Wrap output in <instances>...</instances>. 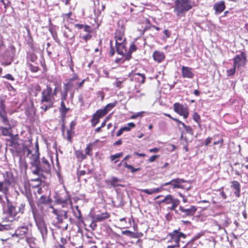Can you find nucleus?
Masks as SVG:
<instances>
[{"instance_id":"obj_1","label":"nucleus","mask_w":248,"mask_h":248,"mask_svg":"<svg viewBox=\"0 0 248 248\" xmlns=\"http://www.w3.org/2000/svg\"><path fill=\"white\" fill-rule=\"evenodd\" d=\"M145 77L144 75L140 73H129L128 77L125 78V81L128 86V91L127 94L129 98L139 97L137 93L140 92V82L144 83Z\"/></svg>"},{"instance_id":"obj_2","label":"nucleus","mask_w":248,"mask_h":248,"mask_svg":"<svg viewBox=\"0 0 248 248\" xmlns=\"http://www.w3.org/2000/svg\"><path fill=\"white\" fill-rule=\"evenodd\" d=\"M29 203L31 206V211L35 225L41 234L43 242L45 243L47 238V229L43 216L40 214L35 208L32 207L31 201Z\"/></svg>"},{"instance_id":"obj_3","label":"nucleus","mask_w":248,"mask_h":248,"mask_svg":"<svg viewBox=\"0 0 248 248\" xmlns=\"http://www.w3.org/2000/svg\"><path fill=\"white\" fill-rule=\"evenodd\" d=\"M54 96L52 94V88L47 85L46 89H44L41 93V108L44 111L53 107Z\"/></svg>"},{"instance_id":"obj_4","label":"nucleus","mask_w":248,"mask_h":248,"mask_svg":"<svg viewBox=\"0 0 248 248\" xmlns=\"http://www.w3.org/2000/svg\"><path fill=\"white\" fill-rule=\"evenodd\" d=\"M64 192L56 193L54 197V202L57 204L61 205L63 208L69 207L72 205L70 194L69 192L64 188Z\"/></svg>"},{"instance_id":"obj_5","label":"nucleus","mask_w":248,"mask_h":248,"mask_svg":"<svg viewBox=\"0 0 248 248\" xmlns=\"http://www.w3.org/2000/svg\"><path fill=\"white\" fill-rule=\"evenodd\" d=\"M174 12L178 16L187 12L192 8L190 0H175Z\"/></svg>"},{"instance_id":"obj_6","label":"nucleus","mask_w":248,"mask_h":248,"mask_svg":"<svg viewBox=\"0 0 248 248\" xmlns=\"http://www.w3.org/2000/svg\"><path fill=\"white\" fill-rule=\"evenodd\" d=\"M124 30L117 29L115 32L116 49L119 55H123L124 49Z\"/></svg>"},{"instance_id":"obj_7","label":"nucleus","mask_w":248,"mask_h":248,"mask_svg":"<svg viewBox=\"0 0 248 248\" xmlns=\"http://www.w3.org/2000/svg\"><path fill=\"white\" fill-rule=\"evenodd\" d=\"M7 201V209L5 212L8 215H9L11 218H13L16 216V214L21 212H23L24 206L22 205H20L19 207H16V204L11 202L5 196Z\"/></svg>"},{"instance_id":"obj_8","label":"nucleus","mask_w":248,"mask_h":248,"mask_svg":"<svg viewBox=\"0 0 248 248\" xmlns=\"http://www.w3.org/2000/svg\"><path fill=\"white\" fill-rule=\"evenodd\" d=\"M197 210V207L192 205L189 207L180 206L178 211H175V214L181 217L186 218L193 216Z\"/></svg>"},{"instance_id":"obj_9","label":"nucleus","mask_w":248,"mask_h":248,"mask_svg":"<svg viewBox=\"0 0 248 248\" xmlns=\"http://www.w3.org/2000/svg\"><path fill=\"white\" fill-rule=\"evenodd\" d=\"M35 147V153L31 155V161L30 163L32 169V173L34 175L35 174L38 173L39 165H40V160L39 157V147L37 142L36 143Z\"/></svg>"},{"instance_id":"obj_10","label":"nucleus","mask_w":248,"mask_h":248,"mask_svg":"<svg viewBox=\"0 0 248 248\" xmlns=\"http://www.w3.org/2000/svg\"><path fill=\"white\" fill-rule=\"evenodd\" d=\"M180 229L173 230L171 232L169 233L170 237L168 242H174L179 244L182 239H185L186 237V234L180 231Z\"/></svg>"},{"instance_id":"obj_11","label":"nucleus","mask_w":248,"mask_h":248,"mask_svg":"<svg viewBox=\"0 0 248 248\" xmlns=\"http://www.w3.org/2000/svg\"><path fill=\"white\" fill-rule=\"evenodd\" d=\"M51 171L50 165L45 157L41 158L39 165L38 173L35 174L36 175H43V173L49 174Z\"/></svg>"},{"instance_id":"obj_12","label":"nucleus","mask_w":248,"mask_h":248,"mask_svg":"<svg viewBox=\"0 0 248 248\" xmlns=\"http://www.w3.org/2000/svg\"><path fill=\"white\" fill-rule=\"evenodd\" d=\"M233 65L237 68L244 66L247 63L246 54L242 51L239 55H236L233 59Z\"/></svg>"},{"instance_id":"obj_13","label":"nucleus","mask_w":248,"mask_h":248,"mask_svg":"<svg viewBox=\"0 0 248 248\" xmlns=\"http://www.w3.org/2000/svg\"><path fill=\"white\" fill-rule=\"evenodd\" d=\"M173 108L174 111L180 115L183 116L184 118H187L189 113L186 107L179 103H175L173 105Z\"/></svg>"},{"instance_id":"obj_14","label":"nucleus","mask_w":248,"mask_h":248,"mask_svg":"<svg viewBox=\"0 0 248 248\" xmlns=\"http://www.w3.org/2000/svg\"><path fill=\"white\" fill-rule=\"evenodd\" d=\"M5 105L2 100H0V119L3 124H9V120L5 111Z\"/></svg>"},{"instance_id":"obj_15","label":"nucleus","mask_w":248,"mask_h":248,"mask_svg":"<svg viewBox=\"0 0 248 248\" xmlns=\"http://www.w3.org/2000/svg\"><path fill=\"white\" fill-rule=\"evenodd\" d=\"M182 76L184 78H192L194 76L192 68L183 66L181 68Z\"/></svg>"},{"instance_id":"obj_16","label":"nucleus","mask_w":248,"mask_h":248,"mask_svg":"<svg viewBox=\"0 0 248 248\" xmlns=\"http://www.w3.org/2000/svg\"><path fill=\"white\" fill-rule=\"evenodd\" d=\"M14 181L13 173L11 171H6L4 174V184L8 186Z\"/></svg>"},{"instance_id":"obj_17","label":"nucleus","mask_w":248,"mask_h":248,"mask_svg":"<svg viewBox=\"0 0 248 248\" xmlns=\"http://www.w3.org/2000/svg\"><path fill=\"white\" fill-rule=\"evenodd\" d=\"M231 187L235 190L234 191V195L237 197H239L240 196V188L241 186L240 183L237 181H232L231 183Z\"/></svg>"},{"instance_id":"obj_18","label":"nucleus","mask_w":248,"mask_h":248,"mask_svg":"<svg viewBox=\"0 0 248 248\" xmlns=\"http://www.w3.org/2000/svg\"><path fill=\"white\" fill-rule=\"evenodd\" d=\"M76 125L75 121H72L70 124L69 129L67 130V140L71 142L72 135L74 134V129Z\"/></svg>"},{"instance_id":"obj_19","label":"nucleus","mask_w":248,"mask_h":248,"mask_svg":"<svg viewBox=\"0 0 248 248\" xmlns=\"http://www.w3.org/2000/svg\"><path fill=\"white\" fill-rule=\"evenodd\" d=\"M7 127L0 126V131L2 136H10L12 135L11 125L9 122V124H5Z\"/></svg>"},{"instance_id":"obj_20","label":"nucleus","mask_w":248,"mask_h":248,"mask_svg":"<svg viewBox=\"0 0 248 248\" xmlns=\"http://www.w3.org/2000/svg\"><path fill=\"white\" fill-rule=\"evenodd\" d=\"M187 181L183 179L179 178H177L176 179H173V183L172 188L173 189L175 188H181L184 189V187L182 185L183 183L187 182Z\"/></svg>"},{"instance_id":"obj_21","label":"nucleus","mask_w":248,"mask_h":248,"mask_svg":"<svg viewBox=\"0 0 248 248\" xmlns=\"http://www.w3.org/2000/svg\"><path fill=\"white\" fill-rule=\"evenodd\" d=\"M153 57L155 61L160 62L164 59L165 55L162 52L155 51L153 54Z\"/></svg>"},{"instance_id":"obj_22","label":"nucleus","mask_w":248,"mask_h":248,"mask_svg":"<svg viewBox=\"0 0 248 248\" xmlns=\"http://www.w3.org/2000/svg\"><path fill=\"white\" fill-rule=\"evenodd\" d=\"M109 217V214L107 212L102 213L96 215L94 219L95 222H101Z\"/></svg>"},{"instance_id":"obj_23","label":"nucleus","mask_w":248,"mask_h":248,"mask_svg":"<svg viewBox=\"0 0 248 248\" xmlns=\"http://www.w3.org/2000/svg\"><path fill=\"white\" fill-rule=\"evenodd\" d=\"M137 49V47L134 43H132L130 46L128 51L125 53V61L129 60L131 58V54L135 52Z\"/></svg>"},{"instance_id":"obj_24","label":"nucleus","mask_w":248,"mask_h":248,"mask_svg":"<svg viewBox=\"0 0 248 248\" xmlns=\"http://www.w3.org/2000/svg\"><path fill=\"white\" fill-rule=\"evenodd\" d=\"M75 85L76 82H73L72 79H69L67 83H64L63 88V89L69 92L71 91Z\"/></svg>"},{"instance_id":"obj_25","label":"nucleus","mask_w":248,"mask_h":248,"mask_svg":"<svg viewBox=\"0 0 248 248\" xmlns=\"http://www.w3.org/2000/svg\"><path fill=\"white\" fill-rule=\"evenodd\" d=\"M70 109L69 108L65 107V103L63 101L61 102V106L59 108V111L61 113L62 118H65L67 112Z\"/></svg>"},{"instance_id":"obj_26","label":"nucleus","mask_w":248,"mask_h":248,"mask_svg":"<svg viewBox=\"0 0 248 248\" xmlns=\"http://www.w3.org/2000/svg\"><path fill=\"white\" fill-rule=\"evenodd\" d=\"M214 7L217 13H220L223 12L225 8V3L223 1H221L219 3H216Z\"/></svg>"},{"instance_id":"obj_27","label":"nucleus","mask_w":248,"mask_h":248,"mask_svg":"<svg viewBox=\"0 0 248 248\" xmlns=\"http://www.w3.org/2000/svg\"><path fill=\"white\" fill-rule=\"evenodd\" d=\"M29 231L28 226L19 227L16 231V233L18 235H23L28 233Z\"/></svg>"},{"instance_id":"obj_28","label":"nucleus","mask_w":248,"mask_h":248,"mask_svg":"<svg viewBox=\"0 0 248 248\" xmlns=\"http://www.w3.org/2000/svg\"><path fill=\"white\" fill-rule=\"evenodd\" d=\"M65 28L66 30H63V36L66 38H69L70 39H72L74 38V34H72L71 30L66 26H65Z\"/></svg>"},{"instance_id":"obj_29","label":"nucleus","mask_w":248,"mask_h":248,"mask_svg":"<svg viewBox=\"0 0 248 248\" xmlns=\"http://www.w3.org/2000/svg\"><path fill=\"white\" fill-rule=\"evenodd\" d=\"M123 155V153L122 152L113 155H111L110 156V159L111 161L113 162L114 163H117L119 159L121 157H122Z\"/></svg>"},{"instance_id":"obj_30","label":"nucleus","mask_w":248,"mask_h":248,"mask_svg":"<svg viewBox=\"0 0 248 248\" xmlns=\"http://www.w3.org/2000/svg\"><path fill=\"white\" fill-rule=\"evenodd\" d=\"M180 201L178 199H175L173 200V202H171L172 205L171 207H169L168 209L171 211H174L175 213L176 211H178V210L176 209V208L180 204Z\"/></svg>"},{"instance_id":"obj_31","label":"nucleus","mask_w":248,"mask_h":248,"mask_svg":"<svg viewBox=\"0 0 248 248\" xmlns=\"http://www.w3.org/2000/svg\"><path fill=\"white\" fill-rule=\"evenodd\" d=\"M75 155L78 159L80 161H82L86 157V155H84L83 152L81 150L76 151L75 152Z\"/></svg>"},{"instance_id":"obj_32","label":"nucleus","mask_w":248,"mask_h":248,"mask_svg":"<svg viewBox=\"0 0 248 248\" xmlns=\"http://www.w3.org/2000/svg\"><path fill=\"white\" fill-rule=\"evenodd\" d=\"M75 208H76V210L73 211V213H74V216L78 218L79 221L83 222L81 213L78 208V206H76Z\"/></svg>"},{"instance_id":"obj_33","label":"nucleus","mask_w":248,"mask_h":248,"mask_svg":"<svg viewBox=\"0 0 248 248\" xmlns=\"http://www.w3.org/2000/svg\"><path fill=\"white\" fill-rule=\"evenodd\" d=\"M121 180H119L118 178L115 177L112 178L111 180V185L114 186L116 187L118 186H124V185L119 183V182H121Z\"/></svg>"},{"instance_id":"obj_34","label":"nucleus","mask_w":248,"mask_h":248,"mask_svg":"<svg viewBox=\"0 0 248 248\" xmlns=\"http://www.w3.org/2000/svg\"><path fill=\"white\" fill-rule=\"evenodd\" d=\"M35 238L34 237H26V241L29 244V246L31 248H33L35 247Z\"/></svg>"},{"instance_id":"obj_35","label":"nucleus","mask_w":248,"mask_h":248,"mask_svg":"<svg viewBox=\"0 0 248 248\" xmlns=\"http://www.w3.org/2000/svg\"><path fill=\"white\" fill-rule=\"evenodd\" d=\"M50 202V200L49 197L44 195H42L39 200V202L43 204L49 203Z\"/></svg>"},{"instance_id":"obj_36","label":"nucleus","mask_w":248,"mask_h":248,"mask_svg":"<svg viewBox=\"0 0 248 248\" xmlns=\"http://www.w3.org/2000/svg\"><path fill=\"white\" fill-rule=\"evenodd\" d=\"M37 60V57L35 54L33 53H30L28 54L27 56V60L28 61H30L32 62H36V61Z\"/></svg>"},{"instance_id":"obj_37","label":"nucleus","mask_w":248,"mask_h":248,"mask_svg":"<svg viewBox=\"0 0 248 248\" xmlns=\"http://www.w3.org/2000/svg\"><path fill=\"white\" fill-rule=\"evenodd\" d=\"M107 114V111L103 108L97 110L94 114L100 119Z\"/></svg>"},{"instance_id":"obj_38","label":"nucleus","mask_w":248,"mask_h":248,"mask_svg":"<svg viewBox=\"0 0 248 248\" xmlns=\"http://www.w3.org/2000/svg\"><path fill=\"white\" fill-rule=\"evenodd\" d=\"M107 114V111L103 108L97 110L94 114L100 119Z\"/></svg>"},{"instance_id":"obj_39","label":"nucleus","mask_w":248,"mask_h":248,"mask_svg":"<svg viewBox=\"0 0 248 248\" xmlns=\"http://www.w3.org/2000/svg\"><path fill=\"white\" fill-rule=\"evenodd\" d=\"M0 192H3L5 196L8 192V186L4 185V183L2 182H0Z\"/></svg>"},{"instance_id":"obj_40","label":"nucleus","mask_w":248,"mask_h":248,"mask_svg":"<svg viewBox=\"0 0 248 248\" xmlns=\"http://www.w3.org/2000/svg\"><path fill=\"white\" fill-rule=\"evenodd\" d=\"M125 168H126L128 170H130L132 173H134L136 171H139L140 170V168H134V167L131 165H128L127 163H125Z\"/></svg>"},{"instance_id":"obj_41","label":"nucleus","mask_w":248,"mask_h":248,"mask_svg":"<svg viewBox=\"0 0 248 248\" xmlns=\"http://www.w3.org/2000/svg\"><path fill=\"white\" fill-rule=\"evenodd\" d=\"M100 118L97 117L94 114H93V117L91 119L92 125L93 127H95L96 125L99 122Z\"/></svg>"},{"instance_id":"obj_42","label":"nucleus","mask_w":248,"mask_h":248,"mask_svg":"<svg viewBox=\"0 0 248 248\" xmlns=\"http://www.w3.org/2000/svg\"><path fill=\"white\" fill-rule=\"evenodd\" d=\"M28 66L29 67L30 70L33 73H36L38 71L39 68L37 65H34L31 63H27Z\"/></svg>"},{"instance_id":"obj_43","label":"nucleus","mask_w":248,"mask_h":248,"mask_svg":"<svg viewBox=\"0 0 248 248\" xmlns=\"http://www.w3.org/2000/svg\"><path fill=\"white\" fill-rule=\"evenodd\" d=\"M192 119L193 120L198 123V124H200L201 121V117L200 115L196 112H194L192 116Z\"/></svg>"},{"instance_id":"obj_44","label":"nucleus","mask_w":248,"mask_h":248,"mask_svg":"<svg viewBox=\"0 0 248 248\" xmlns=\"http://www.w3.org/2000/svg\"><path fill=\"white\" fill-rule=\"evenodd\" d=\"M55 87L54 89V91H52V94L54 97L56 96L59 91H61V84L58 83L55 84Z\"/></svg>"},{"instance_id":"obj_45","label":"nucleus","mask_w":248,"mask_h":248,"mask_svg":"<svg viewBox=\"0 0 248 248\" xmlns=\"http://www.w3.org/2000/svg\"><path fill=\"white\" fill-rule=\"evenodd\" d=\"M106 248H124V245L121 243H117L115 246L113 244L108 245Z\"/></svg>"},{"instance_id":"obj_46","label":"nucleus","mask_w":248,"mask_h":248,"mask_svg":"<svg viewBox=\"0 0 248 248\" xmlns=\"http://www.w3.org/2000/svg\"><path fill=\"white\" fill-rule=\"evenodd\" d=\"M236 68L237 67H236L234 65H233L232 68L227 70L226 71L227 76L229 77L232 76L235 73Z\"/></svg>"},{"instance_id":"obj_47","label":"nucleus","mask_w":248,"mask_h":248,"mask_svg":"<svg viewBox=\"0 0 248 248\" xmlns=\"http://www.w3.org/2000/svg\"><path fill=\"white\" fill-rule=\"evenodd\" d=\"M116 104L115 103H109L107 104L104 109L107 111L108 113L115 106Z\"/></svg>"},{"instance_id":"obj_48","label":"nucleus","mask_w":248,"mask_h":248,"mask_svg":"<svg viewBox=\"0 0 248 248\" xmlns=\"http://www.w3.org/2000/svg\"><path fill=\"white\" fill-rule=\"evenodd\" d=\"M174 199L175 198H173V196L171 195H167L165 196L166 204H169L171 203Z\"/></svg>"},{"instance_id":"obj_49","label":"nucleus","mask_w":248,"mask_h":248,"mask_svg":"<svg viewBox=\"0 0 248 248\" xmlns=\"http://www.w3.org/2000/svg\"><path fill=\"white\" fill-rule=\"evenodd\" d=\"M37 176H38V178L32 179L31 180L32 181H36V182H38V184L36 185V186H38L41 184V183L42 181V178H43V179L45 178V176L44 175V173H43V176H41V175H37Z\"/></svg>"},{"instance_id":"obj_50","label":"nucleus","mask_w":248,"mask_h":248,"mask_svg":"<svg viewBox=\"0 0 248 248\" xmlns=\"http://www.w3.org/2000/svg\"><path fill=\"white\" fill-rule=\"evenodd\" d=\"M123 80H121L119 78H116L113 84L116 87H118V88H121L123 87Z\"/></svg>"},{"instance_id":"obj_51","label":"nucleus","mask_w":248,"mask_h":248,"mask_svg":"<svg viewBox=\"0 0 248 248\" xmlns=\"http://www.w3.org/2000/svg\"><path fill=\"white\" fill-rule=\"evenodd\" d=\"M136 126L134 123H129L125 126V131H129Z\"/></svg>"},{"instance_id":"obj_52","label":"nucleus","mask_w":248,"mask_h":248,"mask_svg":"<svg viewBox=\"0 0 248 248\" xmlns=\"http://www.w3.org/2000/svg\"><path fill=\"white\" fill-rule=\"evenodd\" d=\"M92 151V148L91 147V145L90 144H88L87 145L86 148L85 149V155H92V153H91Z\"/></svg>"},{"instance_id":"obj_53","label":"nucleus","mask_w":248,"mask_h":248,"mask_svg":"<svg viewBox=\"0 0 248 248\" xmlns=\"http://www.w3.org/2000/svg\"><path fill=\"white\" fill-rule=\"evenodd\" d=\"M118 28L117 29H120V30H124V22L123 19H120L118 21Z\"/></svg>"},{"instance_id":"obj_54","label":"nucleus","mask_w":248,"mask_h":248,"mask_svg":"<svg viewBox=\"0 0 248 248\" xmlns=\"http://www.w3.org/2000/svg\"><path fill=\"white\" fill-rule=\"evenodd\" d=\"M49 31L51 32L53 39L55 40L56 42H58L59 39H58L57 33L51 29H49Z\"/></svg>"},{"instance_id":"obj_55","label":"nucleus","mask_w":248,"mask_h":248,"mask_svg":"<svg viewBox=\"0 0 248 248\" xmlns=\"http://www.w3.org/2000/svg\"><path fill=\"white\" fill-rule=\"evenodd\" d=\"M0 2L2 3L6 11L10 4V1L9 0H0Z\"/></svg>"},{"instance_id":"obj_56","label":"nucleus","mask_w":248,"mask_h":248,"mask_svg":"<svg viewBox=\"0 0 248 248\" xmlns=\"http://www.w3.org/2000/svg\"><path fill=\"white\" fill-rule=\"evenodd\" d=\"M144 113V111H141L137 113L136 114H134L131 116L130 119H134L139 117H142V114Z\"/></svg>"},{"instance_id":"obj_57","label":"nucleus","mask_w":248,"mask_h":248,"mask_svg":"<svg viewBox=\"0 0 248 248\" xmlns=\"http://www.w3.org/2000/svg\"><path fill=\"white\" fill-rule=\"evenodd\" d=\"M142 191L144 193H145L146 194H149V195H151V194H153V193H154V188H152V189H143Z\"/></svg>"},{"instance_id":"obj_58","label":"nucleus","mask_w":248,"mask_h":248,"mask_svg":"<svg viewBox=\"0 0 248 248\" xmlns=\"http://www.w3.org/2000/svg\"><path fill=\"white\" fill-rule=\"evenodd\" d=\"M62 214H60L59 215L57 216V219L58 220V223L59 224H61L63 222V218H62Z\"/></svg>"},{"instance_id":"obj_59","label":"nucleus","mask_w":248,"mask_h":248,"mask_svg":"<svg viewBox=\"0 0 248 248\" xmlns=\"http://www.w3.org/2000/svg\"><path fill=\"white\" fill-rule=\"evenodd\" d=\"M3 78H5L8 80L14 81L15 80L14 78L11 74H8L3 77Z\"/></svg>"},{"instance_id":"obj_60","label":"nucleus","mask_w":248,"mask_h":248,"mask_svg":"<svg viewBox=\"0 0 248 248\" xmlns=\"http://www.w3.org/2000/svg\"><path fill=\"white\" fill-rule=\"evenodd\" d=\"M184 129H185L187 133H189L190 134H191V135L193 134L192 129L191 127L190 126L187 125Z\"/></svg>"},{"instance_id":"obj_61","label":"nucleus","mask_w":248,"mask_h":248,"mask_svg":"<svg viewBox=\"0 0 248 248\" xmlns=\"http://www.w3.org/2000/svg\"><path fill=\"white\" fill-rule=\"evenodd\" d=\"M159 156L158 155H153L149 158L148 161L150 162H153Z\"/></svg>"},{"instance_id":"obj_62","label":"nucleus","mask_w":248,"mask_h":248,"mask_svg":"<svg viewBox=\"0 0 248 248\" xmlns=\"http://www.w3.org/2000/svg\"><path fill=\"white\" fill-rule=\"evenodd\" d=\"M68 91L67 90H65V89H63L62 91H60V94L61 96H66L67 97Z\"/></svg>"},{"instance_id":"obj_63","label":"nucleus","mask_w":248,"mask_h":248,"mask_svg":"<svg viewBox=\"0 0 248 248\" xmlns=\"http://www.w3.org/2000/svg\"><path fill=\"white\" fill-rule=\"evenodd\" d=\"M61 241L62 244H60L59 247H60V248H64L63 245L66 243V239L64 238H62Z\"/></svg>"},{"instance_id":"obj_64","label":"nucleus","mask_w":248,"mask_h":248,"mask_svg":"<svg viewBox=\"0 0 248 248\" xmlns=\"http://www.w3.org/2000/svg\"><path fill=\"white\" fill-rule=\"evenodd\" d=\"M180 247V244H177L176 243H174L173 245L168 246L167 248H179Z\"/></svg>"}]
</instances>
